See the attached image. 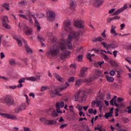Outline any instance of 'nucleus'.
I'll return each mask as SVG.
<instances>
[{
    "instance_id": "nucleus-1",
    "label": "nucleus",
    "mask_w": 131,
    "mask_h": 131,
    "mask_svg": "<svg viewBox=\"0 0 131 131\" xmlns=\"http://www.w3.org/2000/svg\"><path fill=\"white\" fill-rule=\"evenodd\" d=\"M60 48L62 53L59 55V58L61 60H65L69 55H70V52L66 50V41L61 40L60 43Z\"/></svg>"
},
{
    "instance_id": "nucleus-2",
    "label": "nucleus",
    "mask_w": 131,
    "mask_h": 131,
    "mask_svg": "<svg viewBox=\"0 0 131 131\" xmlns=\"http://www.w3.org/2000/svg\"><path fill=\"white\" fill-rule=\"evenodd\" d=\"M86 95H85V92L83 91H78L74 96L76 102L78 101V99L81 100L82 102H85V100H86Z\"/></svg>"
},
{
    "instance_id": "nucleus-3",
    "label": "nucleus",
    "mask_w": 131,
    "mask_h": 131,
    "mask_svg": "<svg viewBox=\"0 0 131 131\" xmlns=\"http://www.w3.org/2000/svg\"><path fill=\"white\" fill-rule=\"evenodd\" d=\"M18 26L20 29H23L24 32L26 35H31L32 34V32H33V30L27 26L25 24H21L19 23Z\"/></svg>"
},
{
    "instance_id": "nucleus-4",
    "label": "nucleus",
    "mask_w": 131,
    "mask_h": 131,
    "mask_svg": "<svg viewBox=\"0 0 131 131\" xmlns=\"http://www.w3.org/2000/svg\"><path fill=\"white\" fill-rule=\"evenodd\" d=\"M59 53H60V50L58 49V47L53 46L50 48L49 51L47 52V56L56 57V56H58Z\"/></svg>"
},
{
    "instance_id": "nucleus-5",
    "label": "nucleus",
    "mask_w": 131,
    "mask_h": 131,
    "mask_svg": "<svg viewBox=\"0 0 131 131\" xmlns=\"http://www.w3.org/2000/svg\"><path fill=\"white\" fill-rule=\"evenodd\" d=\"M7 106H13L15 104V101H14V98L13 97L10 95H6L4 100Z\"/></svg>"
},
{
    "instance_id": "nucleus-6",
    "label": "nucleus",
    "mask_w": 131,
    "mask_h": 131,
    "mask_svg": "<svg viewBox=\"0 0 131 131\" xmlns=\"http://www.w3.org/2000/svg\"><path fill=\"white\" fill-rule=\"evenodd\" d=\"M73 39V35L70 34L68 36V40H63L64 41H66V47H68L69 50H72L73 46H72V44H71V42L70 41H71V40H72Z\"/></svg>"
},
{
    "instance_id": "nucleus-7",
    "label": "nucleus",
    "mask_w": 131,
    "mask_h": 131,
    "mask_svg": "<svg viewBox=\"0 0 131 131\" xmlns=\"http://www.w3.org/2000/svg\"><path fill=\"white\" fill-rule=\"evenodd\" d=\"M47 19L49 21H55L56 20V14L52 11H50L47 13Z\"/></svg>"
},
{
    "instance_id": "nucleus-8",
    "label": "nucleus",
    "mask_w": 131,
    "mask_h": 131,
    "mask_svg": "<svg viewBox=\"0 0 131 131\" xmlns=\"http://www.w3.org/2000/svg\"><path fill=\"white\" fill-rule=\"evenodd\" d=\"M66 86L64 87L60 88H59L58 89L55 90V92H56V96H57L58 97H62V96H63V94H60V93H59V92H62V91L66 90V89L68 88V86H69V85H70L69 83L67 82H66Z\"/></svg>"
},
{
    "instance_id": "nucleus-9",
    "label": "nucleus",
    "mask_w": 131,
    "mask_h": 131,
    "mask_svg": "<svg viewBox=\"0 0 131 131\" xmlns=\"http://www.w3.org/2000/svg\"><path fill=\"white\" fill-rule=\"evenodd\" d=\"M3 25L6 29H11V27L8 24L9 23V18L8 16H5L3 18Z\"/></svg>"
},
{
    "instance_id": "nucleus-10",
    "label": "nucleus",
    "mask_w": 131,
    "mask_h": 131,
    "mask_svg": "<svg viewBox=\"0 0 131 131\" xmlns=\"http://www.w3.org/2000/svg\"><path fill=\"white\" fill-rule=\"evenodd\" d=\"M74 25L75 27L79 28V29H82L84 26H83V21L82 20H76L74 21Z\"/></svg>"
},
{
    "instance_id": "nucleus-11",
    "label": "nucleus",
    "mask_w": 131,
    "mask_h": 131,
    "mask_svg": "<svg viewBox=\"0 0 131 131\" xmlns=\"http://www.w3.org/2000/svg\"><path fill=\"white\" fill-rule=\"evenodd\" d=\"M64 105L65 104L63 102H57L56 104V107L57 113H60L62 114V111L60 110L61 108H63L64 107Z\"/></svg>"
},
{
    "instance_id": "nucleus-12",
    "label": "nucleus",
    "mask_w": 131,
    "mask_h": 131,
    "mask_svg": "<svg viewBox=\"0 0 131 131\" xmlns=\"http://www.w3.org/2000/svg\"><path fill=\"white\" fill-rule=\"evenodd\" d=\"M64 29L67 31H72V28L70 27L71 26V21L70 20H67L64 22Z\"/></svg>"
},
{
    "instance_id": "nucleus-13",
    "label": "nucleus",
    "mask_w": 131,
    "mask_h": 131,
    "mask_svg": "<svg viewBox=\"0 0 131 131\" xmlns=\"http://www.w3.org/2000/svg\"><path fill=\"white\" fill-rule=\"evenodd\" d=\"M1 115L5 118H8V119H12V120H17V117L15 115H10L9 114H1Z\"/></svg>"
},
{
    "instance_id": "nucleus-14",
    "label": "nucleus",
    "mask_w": 131,
    "mask_h": 131,
    "mask_svg": "<svg viewBox=\"0 0 131 131\" xmlns=\"http://www.w3.org/2000/svg\"><path fill=\"white\" fill-rule=\"evenodd\" d=\"M126 9H127V5L124 4L123 7L121 8L120 9L115 11L114 13V15L115 16H116V15H118L119 14H120L121 12H123V11H125V10H126Z\"/></svg>"
},
{
    "instance_id": "nucleus-15",
    "label": "nucleus",
    "mask_w": 131,
    "mask_h": 131,
    "mask_svg": "<svg viewBox=\"0 0 131 131\" xmlns=\"http://www.w3.org/2000/svg\"><path fill=\"white\" fill-rule=\"evenodd\" d=\"M89 70V68H84L83 67L81 71H80V77H84V76L85 75V72H86Z\"/></svg>"
},
{
    "instance_id": "nucleus-16",
    "label": "nucleus",
    "mask_w": 131,
    "mask_h": 131,
    "mask_svg": "<svg viewBox=\"0 0 131 131\" xmlns=\"http://www.w3.org/2000/svg\"><path fill=\"white\" fill-rule=\"evenodd\" d=\"M53 76L55 78H56V80L59 81V82H64L65 81L63 78L61 77L58 74L56 73L54 74Z\"/></svg>"
},
{
    "instance_id": "nucleus-17",
    "label": "nucleus",
    "mask_w": 131,
    "mask_h": 131,
    "mask_svg": "<svg viewBox=\"0 0 131 131\" xmlns=\"http://www.w3.org/2000/svg\"><path fill=\"white\" fill-rule=\"evenodd\" d=\"M103 3H104V0H96L94 3V7L95 8H99V7L103 5Z\"/></svg>"
},
{
    "instance_id": "nucleus-18",
    "label": "nucleus",
    "mask_w": 131,
    "mask_h": 131,
    "mask_svg": "<svg viewBox=\"0 0 131 131\" xmlns=\"http://www.w3.org/2000/svg\"><path fill=\"white\" fill-rule=\"evenodd\" d=\"M72 35L73 39H74L75 41H78V40H79V39L80 38V37H79V35H80L79 33L74 32Z\"/></svg>"
},
{
    "instance_id": "nucleus-19",
    "label": "nucleus",
    "mask_w": 131,
    "mask_h": 131,
    "mask_svg": "<svg viewBox=\"0 0 131 131\" xmlns=\"http://www.w3.org/2000/svg\"><path fill=\"white\" fill-rule=\"evenodd\" d=\"M115 29H116V27L113 25H112L111 33V34H114V36H117V35H118V33H116V31L115 30Z\"/></svg>"
},
{
    "instance_id": "nucleus-20",
    "label": "nucleus",
    "mask_w": 131,
    "mask_h": 131,
    "mask_svg": "<svg viewBox=\"0 0 131 131\" xmlns=\"http://www.w3.org/2000/svg\"><path fill=\"white\" fill-rule=\"evenodd\" d=\"M25 48L26 49V51L28 54H31V55H32L33 54V51H32V50L29 46H28V45L26 44L25 45Z\"/></svg>"
},
{
    "instance_id": "nucleus-21",
    "label": "nucleus",
    "mask_w": 131,
    "mask_h": 131,
    "mask_svg": "<svg viewBox=\"0 0 131 131\" xmlns=\"http://www.w3.org/2000/svg\"><path fill=\"white\" fill-rule=\"evenodd\" d=\"M25 80H26V78H22L18 80V83H19V84L17 85V88H18L19 89H20V88H23V84H22V83L25 82Z\"/></svg>"
},
{
    "instance_id": "nucleus-22",
    "label": "nucleus",
    "mask_w": 131,
    "mask_h": 131,
    "mask_svg": "<svg viewBox=\"0 0 131 131\" xmlns=\"http://www.w3.org/2000/svg\"><path fill=\"white\" fill-rule=\"evenodd\" d=\"M117 48H118V45L115 43L108 44V50L109 49H117Z\"/></svg>"
},
{
    "instance_id": "nucleus-23",
    "label": "nucleus",
    "mask_w": 131,
    "mask_h": 131,
    "mask_svg": "<svg viewBox=\"0 0 131 131\" xmlns=\"http://www.w3.org/2000/svg\"><path fill=\"white\" fill-rule=\"evenodd\" d=\"M82 82H83V79H78L76 81L75 85H76V86H80Z\"/></svg>"
},
{
    "instance_id": "nucleus-24",
    "label": "nucleus",
    "mask_w": 131,
    "mask_h": 131,
    "mask_svg": "<svg viewBox=\"0 0 131 131\" xmlns=\"http://www.w3.org/2000/svg\"><path fill=\"white\" fill-rule=\"evenodd\" d=\"M116 99H117V96L114 95V98L111 100L110 104L112 105V106H114V103H116V102H117V100Z\"/></svg>"
},
{
    "instance_id": "nucleus-25",
    "label": "nucleus",
    "mask_w": 131,
    "mask_h": 131,
    "mask_svg": "<svg viewBox=\"0 0 131 131\" xmlns=\"http://www.w3.org/2000/svg\"><path fill=\"white\" fill-rule=\"evenodd\" d=\"M3 8H4L5 10H7V11H10V4L9 3H4L2 5Z\"/></svg>"
},
{
    "instance_id": "nucleus-26",
    "label": "nucleus",
    "mask_w": 131,
    "mask_h": 131,
    "mask_svg": "<svg viewBox=\"0 0 131 131\" xmlns=\"http://www.w3.org/2000/svg\"><path fill=\"white\" fill-rule=\"evenodd\" d=\"M104 39L102 38V37H99L97 38H94V39L92 40L94 42H98V41H103Z\"/></svg>"
},
{
    "instance_id": "nucleus-27",
    "label": "nucleus",
    "mask_w": 131,
    "mask_h": 131,
    "mask_svg": "<svg viewBox=\"0 0 131 131\" xmlns=\"http://www.w3.org/2000/svg\"><path fill=\"white\" fill-rule=\"evenodd\" d=\"M27 80H30V81H36L37 80V78L35 77H30L26 78Z\"/></svg>"
},
{
    "instance_id": "nucleus-28",
    "label": "nucleus",
    "mask_w": 131,
    "mask_h": 131,
    "mask_svg": "<svg viewBox=\"0 0 131 131\" xmlns=\"http://www.w3.org/2000/svg\"><path fill=\"white\" fill-rule=\"evenodd\" d=\"M106 80L108 82H113L114 81V78L108 76H106Z\"/></svg>"
},
{
    "instance_id": "nucleus-29",
    "label": "nucleus",
    "mask_w": 131,
    "mask_h": 131,
    "mask_svg": "<svg viewBox=\"0 0 131 131\" xmlns=\"http://www.w3.org/2000/svg\"><path fill=\"white\" fill-rule=\"evenodd\" d=\"M88 111L90 114H94V115H96V114H97V110L96 109L94 110V109L91 108V109H89Z\"/></svg>"
},
{
    "instance_id": "nucleus-30",
    "label": "nucleus",
    "mask_w": 131,
    "mask_h": 131,
    "mask_svg": "<svg viewBox=\"0 0 131 131\" xmlns=\"http://www.w3.org/2000/svg\"><path fill=\"white\" fill-rule=\"evenodd\" d=\"M19 108L20 109V111H23V110L26 109V104L25 103H22L20 106H19Z\"/></svg>"
},
{
    "instance_id": "nucleus-31",
    "label": "nucleus",
    "mask_w": 131,
    "mask_h": 131,
    "mask_svg": "<svg viewBox=\"0 0 131 131\" xmlns=\"http://www.w3.org/2000/svg\"><path fill=\"white\" fill-rule=\"evenodd\" d=\"M50 96L52 97V98H55V97L57 96V92H54L53 90H51L50 91Z\"/></svg>"
},
{
    "instance_id": "nucleus-32",
    "label": "nucleus",
    "mask_w": 131,
    "mask_h": 131,
    "mask_svg": "<svg viewBox=\"0 0 131 131\" xmlns=\"http://www.w3.org/2000/svg\"><path fill=\"white\" fill-rule=\"evenodd\" d=\"M51 116H53V117H54L55 118L56 117H58V116H59V115H58V112H56V111L54 110L52 112V115Z\"/></svg>"
},
{
    "instance_id": "nucleus-33",
    "label": "nucleus",
    "mask_w": 131,
    "mask_h": 131,
    "mask_svg": "<svg viewBox=\"0 0 131 131\" xmlns=\"http://www.w3.org/2000/svg\"><path fill=\"white\" fill-rule=\"evenodd\" d=\"M101 44L102 45V46H103L105 49H106L107 51L109 50V45H107V43H106L105 42H101Z\"/></svg>"
},
{
    "instance_id": "nucleus-34",
    "label": "nucleus",
    "mask_w": 131,
    "mask_h": 131,
    "mask_svg": "<svg viewBox=\"0 0 131 131\" xmlns=\"http://www.w3.org/2000/svg\"><path fill=\"white\" fill-rule=\"evenodd\" d=\"M47 90H50V87L48 86H42L41 88V92H45Z\"/></svg>"
},
{
    "instance_id": "nucleus-35",
    "label": "nucleus",
    "mask_w": 131,
    "mask_h": 131,
    "mask_svg": "<svg viewBox=\"0 0 131 131\" xmlns=\"http://www.w3.org/2000/svg\"><path fill=\"white\" fill-rule=\"evenodd\" d=\"M96 106L97 107H100V110L102 109V105H101V101L96 100Z\"/></svg>"
},
{
    "instance_id": "nucleus-36",
    "label": "nucleus",
    "mask_w": 131,
    "mask_h": 131,
    "mask_svg": "<svg viewBox=\"0 0 131 131\" xmlns=\"http://www.w3.org/2000/svg\"><path fill=\"white\" fill-rule=\"evenodd\" d=\"M112 116H113V115H111L109 113H106L104 117H105L106 119H108L109 117H112Z\"/></svg>"
},
{
    "instance_id": "nucleus-37",
    "label": "nucleus",
    "mask_w": 131,
    "mask_h": 131,
    "mask_svg": "<svg viewBox=\"0 0 131 131\" xmlns=\"http://www.w3.org/2000/svg\"><path fill=\"white\" fill-rule=\"evenodd\" d=\"M83 58V56L82 55H79L77 56L78 61L79 62H82V58Z\"/></svg>"
},
{
    "instance_id": "nucleus-38",
    "label": "nucleus",
    "mask_w": 131,
    "mask_h": 131,
    "mask_svg": "<svg viewBox=\"0 0 131 131\" xmlns=\"http://www.w3.org/2000/svg\"><path fill=\"white\" fill-rule=\"evenodd\" d=\"M57 123H58L57 121L50 120V125H54L55 124H57Z\"/></svg>"
},
{
    "instance_id": "nucleus-39",
    "label": "nucleus",
    "mask_w": 131,
    "mask_h": 131,
    "mask_svg": "<svg viewBox=\"0 0 131 131\" xmlns=\"http://www.w3.org/2000/svg\"><path fill=\"white\" fill-rule=\"evenodd\" d=\"M38 40L40 41V42H42V41H45V38L43 37H40L39 35L37 36Z\"/></svg>"
},
{
    "instance_id": "nucleus-40",
    "label": "nucleus",
    "mask_w": 131,
    "mask_h": 131,
    "mask_svg": "<svg viewBox=\"0 0 131 131\" xmlns=\"http://www.w3.org/2000/svg\"><path fill=\"white\" fill-rule=\"evenodd\" d=\"M114 105H115V106H116V107H117V108H119L120 107H123V104H122L121 103L118 104L117 102H115Z\"/></svg>"
},
{
    "instance_id": "nucleus-41",
    "label": "nucleus",
    "mask_w": 131,
    "mask_h": 131,
    "mask_svg": "<svg viewBox=\"0 0 131 131\" xmlns=\"http://www.w3.org/2000/svg\"><path fill=\"white\" fill-rule=\"evenodd\" d=\"M74 8H75V4H74V3L73 2H72L70 5V9H71L72 10L74 9Z\"/></svg>"
},
{
    "instance_id": "nucleus-42",
    "label": "nucleus",
    "mask_w": 131,
    "mask_h": 131,
    "mask_svg": "<svg viewBox=\"0 0 131 131\" xmlns=\"http://www.w3.org/2000/svg\"><path fill=\"white\" fill-rule=\"evenodd\" d=\"M122 121L124 123H127L128 122H129V119L127 118H122Z\"/></svg>"
},
{
    "instance_id": "nucleus-43",
    "label": "nucleus",
    "mask_w": 131,
    "mask_h": 131,
    "mask_svg": "<svg viewBox=\"0 0 131 131\" xmlns=\"http://www.w3.org/2000/svg\"><path fill=\"white\" fill-rule=\"evenodd\" d=\"M87 59L90 60V62H93V59H92V56L91 53H89L86 56Z\"/></svg>"
},
{
    "instance_id": "nucleus-44",
    "label": "nucleus",
    "mask_w": 131,
    "mask_h": 131,
    "mask_svg": "<svg viewBox=\"0 0 131 131\" xmlns=\"http://www.w3.org/2000/svg\"><path fill=\"white\" fill-rule=\"evenodd\" d=\"M96 74L98 76H102V72L100 70H96L95 71Z\"/></svg>"
},
{
    "instance_id": "nucleus-45",
    "label": "nucleus",
    "mask_w": 131,
    "mask_h": 131,
    "mask_svg": "<svg viewBox=\"0 0 131 131\" xmlns=\"http://www.w3.org/2000/svg\"><path fill=\"white\" fill-rule=\"evenodd\" d=\"M95 66H102V65H103V64H104V61H100V62H96L95 63H94Z\"/></svg>"
},
{
    "instance_id": "nucleus-46",
    "label": "nucleus",
    "mask_w": 131,
    "mask_h": 131,
    "mask_svg": "<svg viewBox=\"0 0 131 131\" xmlns=\"http://www.w3.org/2000/svg\"><path fill=\"white\" fill-rule=\"evenodd\" d=\"M106 32H107V31L106 30H104L101 34L102 36H103V38H107V36H106V34H105Z\"/></svg>"
},
{
    "instance_id": "nucleus-47",
    "label": "nucleus",
    "mask_w": 131,
    "mask_h": 131,
    "mask_svg": "<svg viewBox=\"0 0 131 131\" xmlns=\"http://www.w3.org/2000/svg\"><path fill=\"white\" fill-rule=\"evenodd\" d=\"M9 63L10 65H16V61L14 59H12L9 61Z\"/></svg>"
},
{
    "instance_id": "nucleus-48",
    "label": "nucleus",
    "mask_w": 131,
    "mask_h": 131,
    "mask_svg": "<svg viewBox=\"0 0 131 131\" xmlns=\"http://www.w3.org/2000/svg\"><path fill=\"white\" fill-rule=\"evenodd\" d=\"M18 16L20 17V18H23V19H26V20H28V18H27L26 16L24 14H18Z\"/></svg>"
},
{
    "instance_id": "nucleus-49",
    "label": "nucleus",
    "mask_w": 131,
    "mask_h": 131,
    "mask_svg": "<svg viewBox=\"0 0 131 131\" xmlns=\"http://www.w3.org/2000/svg\"><path fill=\"white\" fill-rule=\"evenodd\" d=\"M83 82H86V83H89V82H92L91 79H83Z\"/></svg>"
},
{
    "instance_id": "nucleus-50",
    "label": "nucleus",
    "mask_w": 131,
    "mask_h": 131,
    "mask_svg": "<svg viewBox=\"0 0 131 131\" xmlns=\"http://www.w3.org/2000/svg\"><path fill=\"white\" fill-rule=\"evenodd\" d=\"M35 27L37 28V30H38V31H40V30L41 29V27L39 26V24H36Z\"/></svg>"
},
{
    "instance_id": "nucleus-51",
    "label": "nucleus",
    "mask_w": 131,
    "mask_h": 131,
    "mask_svg": "<svg viewBox=\"0 0 131 131\" xmlns=\"http://www.w3.org/2000/svg\"><path fill=\"white\" fill-rule=\"evenodd\" d=\"M31 16L32 17H33V18H34V20L35 21V24H39V23L37 21V19H36V17H35V16L33 15V14H32Z\"/></svg>"
},
{
    "instance_id": "nucleus-52",
    "label": "nucleus",
    "mask_w": 131,
    "mask_h": 131,
    "mask_svg": "<svg viewBox=\"0 0 131 131\" xmlns=\"http://www.w3.org/2000/svg\"><path fill=\"white\" fill-rule=\"evenodd\" d=\"M46 16V15L43 13H41L39 15H38V18H39V19H41L42 18L45 17V16Z\"/></svg>"
},
{
    "instance_id": "nucleus-53",
    "label": "nucleus",
    "mask_w": 131,
    "mask_h": 131,
    "mask_svg": "<svg viewBox=\"0 0 131 131\" xmlns=\"http://www.w3.org/2000/svg\"><path fill=\"white\" fill-rule=\"evenodd\" d=\"M70 68H74V69H76V67H77V64L74 63V64H71L70 66Z\"/></svg>"
},
{
    "instance_id": "nucleus-54",
    "label": "nucleus",
    "mask_w": 131,
    "mask_h": 131,
    "mask_svg": "<svg viewBox=\"0 0 131 131\" xmlns=\"http://www.w3.org/2000/svg\"><path fill=\"white\" fill-rule=\"evenodd\" d=\"M116 72L115 70H112L110 72V74L111 76H114L115 75Z\"/></svg>"
},
{
    "instance_id": "nucleus-55",
    "label": "nucleus",
    "mask_w": 131,
    "mask_h": 131,
    "mask_svg": "<svg viewBox=\"0 0 131 131\" xmlns=\"http://www.w3.org/2000/svg\"><path fill=\"white\" fill-rule=\"evenodd\" d=\"M25 97H26V102L27 104H28V105H29V98H28V96H27V95L26 94H24Z\"/></svg>"
},
{
    "instance_id": "nucleus-56",
    "label": "nucleus",
    "mask_w": 131,
    "mask_h": 131,
    "mask_svg": "<svg viewBox=\"0 0 131 131\" xmlns=\"http://www.w3.org/2000/svg\"><path fill=\"white\" fill-rule=\"evenodd\" d=\"M115 116L116 117H117V116H118L119 115V114H118V112H119V108H117L116 110H115Z\"/></svg>"
},
{
    "instance_id": "nucleus-57",
    "label": "nucleus",
    "mask_w": 131,
    "mask_h": 131,
    "mask_svg": "<svg viewBox=\"0 0 131 131\" xmlns=\"http://www.w3.org/2000/svg\"><path fill=\"white\" fill-rule=\"evenodd\" d=\"M111 65H112V66H114L115 67H117V66H118V63H116V62H115V61L112 62Z\"/></svg>"
},
{
    "instance_id": "nucleus-58",
    "label": "nucleus",
    "mask_w": 131,
    "mask_h": 131,
    "mask_svg": "<svg viewBox=\"0 0 131 131\" xmlns=\"http://www.w3.org/2000/svg\"><path fill=\"white\" fill-rule=\"evenodd\" d=\"M21 112V109H20L19 107L15 108L14 110L15 113H19V112Z\"/></svg>"
},
{
    "instance_id": "nucleus-59",
    "label": "nucleus",
    "mask_w": 131,
    "mask_h": 131,
    "mask_svg": "<svg viewBox=\"0 0 131 131\" xmlns=\"http://www.w3.org/2000/svg\"><path fill=\"white\" fill-rule=\"evenodd\" d=\"M74 81V77H71L69 79H68V82H73Z\"/></svg>"
},
{
    "instance_id": "nucleus-60",
    "label": "nucleus",
    "mask_w": 131,
    "mask_h": 131,
    "mask_svg": "<svg viewBox=\"0 0 131 131\" xmlns=\"http://www.w3.org/2000/svg\"><path fill=\"white\" fill-rule=\"evenodd\" d=\"M112 18H113V21H114V20H119V19H120V16H116Z\"/></svg>"
},
{
    "instance_id": "nucleus-61",
    "label": "nucleus",
    "mask_w": 131,
    "mask_h": 131,
    "mask_svg": "<svg viewBox=\"0 0 131 131\" xmlns=\"http://www.w3.org/2000/svg\"><path fill=\"white\" fill-rule=\"evenodd\" d=\"M95 130H99V131H103V129H102V126H101L100 127H96L94 128Z\"/></svg>"
},
{
    "instance_id": "nucleus-62",
    "label": "nucleus",
    "mask_w": 131,
    "mask_h": 131,
    "mask_svg": "<svg viewBox=\"0 0 131 131\" xmlns=\"http://www.w3.org/2000/svg\"><path fill=\"white\" fill-rule=\"evenodd\" d=\"M96 104H97V101L93 100L91 103V106L93 107H95Z\"/></svg>"
},
{
    "instance_id": "nucleus-63",
    "label": "nucleus",
    "mask_w": 131,
    "mask_h": 131,
    "mask_svg": "<svg viewBox=\"0 0 131 131\" xmlns=\"http://www.w3.org/2000/svg\"><path fill=\"white\" fill-rule=\"evenodd\" d=\"M111 21H113V19L112 18H108L106 19L107 23H111Z\"/></svg>"
},
{
    "instance_id": "nucleus-64",
    "label": "nucleus",
    "mask_w": 131,
    "mask_h": 131,
    "mask_svg": "<svg viewBox=\"0 0 131 131\" xmlns=\"http://www.w3.org/2000/svg\"><path fill=\"white\" fill-rule=\"evenodd\" d=\"M16 41L17 42V43H18V46H19L20 47H22V46H23L22 41L18 39Z\"/></svg>"
}]
</instances>
